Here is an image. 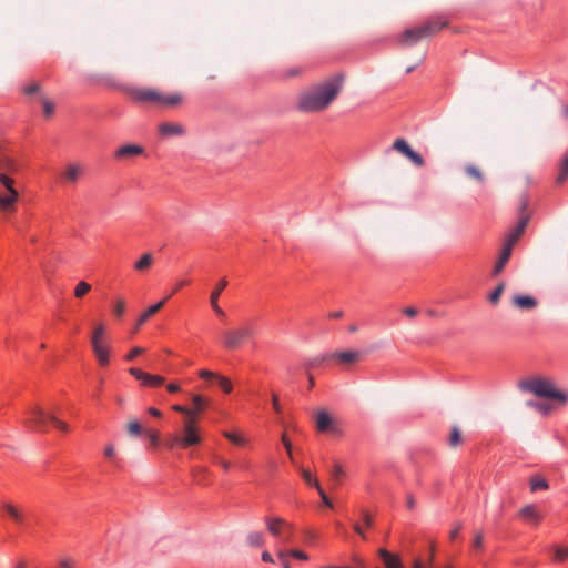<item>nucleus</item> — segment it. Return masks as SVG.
Masks as SVG:
<instances>
[{
  "mask_svg": "<svg viewBox=\"0 0 568 568\" xmlns=\"http://www.w3.org/2000/svg\"><path fill=\"white\" fill-rule=\"evenodd\" d=\"M343 75L336 74L318 84L312 91L300 97L297 108L302 112H320L325 110L338 95L343 87Z\"/></svg>",
  "mask_w": 568,
  "mask_h": 568,
  "instance_id": "f257e3e1",
  "label": "nucleus"
},
{
  "mask_svg": "<svg viewBox=\"0 0 568 568\" xmlns=\"http://www.w3.org/2000/svg\"><path fill=\"white\" fill-rule=\"evenodd\" d=\"M128 94L135 103L149 104L155 108H172L183 101L181 93H163L152 88H131L128 90Z\"/></svg>",
  "mask_w": 568,
  "mask_h": 568,
  "instance_id": "f03ea898",
  "label": "nucleus"
},
{
  "mask_svg": "<svg viewBox=\"0 0 568 568\" xmlns=\"http://www.w3.org/2000/svg\"><path fill=\"white\" fill-rule=\"evenodd\" d=\"M448 26L444 16L432 17L424 23L406 29L399 37L398 42L404 45H414L424 38L433 37Z\"/></svg>",
  "mask_w": 568,
  "mask_h": 568,
  "instance_id": "7ed1b4c3",
  "label": "nucleus"
},
{
  "mask_svg": "<svg viewBox=\"0 0 568 568\" xmlns=\"http://www.w3.org/2000/svg\"><path fill=\"white\" fill-rule=\"evenodd\" d=\"M521 392L531 393L537 397L557 399L561 403L567 400V395L555 388L554 383L547 378L532 377L519 382Z\"/></svg>",
  "mask_w": 568,
  "mask_h": 568,
  "instance_id": "20e7f679",
  "label": "nucleus"
},
{
  "mask_svg": "<svg viewBox=\"0 0 568 568\" xmlns=\"http://www.w3.org/2000/svg\"><path fill=\"white\" fill-rule=\"evenodd\" d=\"M28 414L29 417L26 420V424L34 430L47 432L50 426H53L62 433H67L69 429L64 422L60 420L52 414L45 413L41 407H32Z\"/></svg>",
  "mask_w": 568,
  "mask_h": 568,
  "instance_id": "39448f33",
  "label": "nucleus"
},
{
  "mask_svg": "<svg viewBox=\"0 0 568 568\" xmlns=\"http://www.w3.org/2000/svg\"><path fill=\"white\" fill-rule=\"evenodd\" d=\"M254 335V326L252 323L226 329L222 334V346L229 351L240 348L246 341Z\"/></svg>",
  "mask_w": 568,
  "mask_h": 568,
  "instance_id": "423d86ee",
  "label": "nucleus"
},
{
  "mask_svg": "<svg viewBox=\"0 0 568 568\" xmlns=\"http://www.w3.org/2000/svg\"><path fill=\"white\" fill-rule=\"evenodd\" d=\"M529 199L526 194L520 196L519 216L517 225L508 233L504 245H509L513 250L514 245L520 239L525 232L527 224L530 220V213L528 212Z\"/></svg>",
  "mask_w": 568,
  "mask_h": 568,
  "instance_id": "0eeeda50",
  "label": "nucleus"
},
{
  "mask_svg": "<svg viewBox=\"0 0 568 568\" xmlns=\"http://www.w3.org/2000/svg\"><path fill=\"white\" fill-rule=\"evenodd\" d=\"M196 418H185L182 436H176L173 439V444H178L183 448L199 445L201 443V436L196 428Z\"/></svg>",
  "mask_w": 568,
  "mask_h": 568,
  "instance_id": "6e6552de",
  "label": "nucleus"
},
{
  "mask_svg": "<svg viewBox=\"0 0 568 568\" xmlns=\"http://www.w3.org/2000/svg\"><path fill=\"white\" fill-rule=\"evenodd\" d=\"M130 375L136 378L142 386L155 388L161 386L164 383V377L160 375H152L143 372L140 368L131 367L129 369Z\"/></svg>",
  "mask_w": 568,
  "mask_h": 568,
  "instance_id": "1a4fd4ad",
  "label": "nucleus"
},
{
  "mask_svg": "<svg viewBox=\"0 0 568 568\" xmlns=\"http://www.w3.org/2000/svg\"><path fill=\"white\" fill-rule=\"evenodd\" d=\"M18 200V190H0V211L6 214L14 212Z\"/></svg>",
  "mask_w": 568,
  "mask_h": 568,
  "instance_id": "9d476101",
  "label": "nucleus"
},
{
  "mask_svg": "<svg viewBox=\"0 0 568 568\" xmlns=\"http://www.w3.org/2000/svg\"><path fill=\"white\" fill-rule=\"evenodd\" d=\"M359 356L361 353L358 351H343L322 355L320 358H316L315 361L322 363L328 359H336L341 364H351L356 362L359 358Z\"/></svg>",
  "mask_w": 568,
  "mask_h": 568,
  "instance_id": "9b49d317",
  "label": "nucleus"
},
{
  "mask_svg": "<svg viewBox=\"0 0 568 568\" xmlns=\"http://www.w3.org/2000/svg\"><path fill=\"white\" fill-rule=\"evenodd\" d=\"M267 530L276 538H282L283 541H288V536H285L282 531L283 528L288 527V524L280 518H266Z\"/></svg>",
  "mask_w": 568,
  "mask_h": 568,
  "instance_id": "f8f14e48",
  "label": "nucleus"
},
{
  "mask_svg": "<svg viewBox=\"0 0 568 568\" xmlns=\"http://www.w3.org/2000/svg\"><path fill=\"white\" fill-rule=\"evenodd\" d=\"M144 153V149L136 144H124L116 149L114 152V158L118 160L131 159L134 156L142 155Z\"/></svg>",
  "mask_w": 568,
  "mask_h": 568,
  "instance_id": "ddd939ff",
  "label": "nucleus"
},
{
  "mask_svg": "<svg viewBox=\"0 0 568 568\" xmlns=\"http://www.w3.org/2000/svg\"><path fill=\"white\" fill-rule=\"evenodd\" d=\"M93 353L101 366H106L110 363V347L104 342L91 343Z\"/></svg>",
  "mask_w": 568,
  "mask_h": 568,
  "instance_id": "4468645a",
  "label": "nucleus"
},
{
  "mask_svg": "<svg viewBox=\"0 0 568 568\" xmlns=\"http://www.w3.org/2000/svg\"><path fill=\"white\" fill-rule=\"evenodd\" d=\"M378 556L382 559L385 568H404L399 556L388 551L385 548H381L378 550Z\"/></svg>",
  "mask_w": 568,
  "mask_h": 568,
  "instance_id": "2eb2a0df",
  "label": "nucleus"
},
{
  "mask_svg": "<svg viewBox=\"0 0 568 568\" xmlns=\"http://www.w3.org/2000/svg\"><path fill=\"white\" fill-rule=\"evenodd\" d=\"M2 508L19 527H24L27 525V517L21 509L10 503H4Z\"/></svg>",
  "mask_w": 568,
  "mask_h": 568,
  "instance_id": "dca6fc26",
  "label": "nucleus"
},
{
  "mask_svg": "<svg viewBox=\"0 0 568 568\" xmlns=\"http://www.w3.org/2000/svg\"><path fill=\"white\" fill-rule=\"evenodd\" d=\"M518 516L535 525H538L541 520V515L538 513L535 505H526L519 510Z\"/></svg>",
  "mask_w": 568,
  "mask_h": 568,
  "instance_id": "f3484780",
  "label": "nucleus"
},
{
  "mask_svg": "<svg viewBox=\"0 0 568 568\" xmlns=\"http://www.w3.org/2000/svg\"><path fill=\"white\" fill-rule=\"evenodd\" d=\"M511 252H513V250L509 247V245H504L503 246V250L500 252L498 261L496 262V265H495V267L493 270V275L494 276H496V275H498L499 273L503 272L505 265L507 264V262L510 258Z\"/></svg>",
  "mask_w": 568,
  "mask_h": 568,
  "instance_id": "a211bd4d",
  "label": "nucleus"
},
{
  "mask_svg": "<svg viewBox=\"0 0 568 568\" xmlns=\"http://www.w3.org/2000/svg\"><path fill=\"white\" fill-rule=\"evenodd\" d=\"M166 303V300H162L159 303L151 305L148 310H145L139 317L135 326V331H138L152 315H154L158 311H160L163 305Z\"/></svg>",
  "mask_w": 568,
  "mask_h": 568,
  "instance_id": "6ab92c4d",
  "label": "nucleus"
},
{
  "mask_svg": "<svg viewBox=\"0 0 568 568\" xmlns=\"http://www.w3.org/2000/svg\"><path fill=\"white\" fill-rule=\"evenodd\" d=\"M82 173L83 168L80 164L71 163L67 166L63 179L69 183H75Z\"/></svg>",
  "mask_w": 568,
  "mask_h": 568,
  "instance_id": "aec40b11",
  "label": "nucleus"
},
{
  "mask_svg": "<svg viewBox=\"0 0 568 568\" xmlns=\"http://www.w3.org/2000/svg\"><path fill=\"white\" fill-rule=\"evenodd\" d=\"M159 132L162 136H172L183 134V128L178 123L164 122L160 124Z\"/></svg>",
  "mask_w": 568,
  "mask_h": 568,
  "instance_id": "412c9836",
  "label": "nucleus"
},
{
  "mask_svg": "<svg viewBox=\"0 0 568 568\" xmlns=\"http://www.w3.org/2000/svg\"><path fill=\"white\" fill-rule=\"evenodd\" d=\"M513 303L521 310H532L537 306L536 298L528 295L514 296Z\"/></svg>",
  "mask_w": 568,
  "mask_h": 568,
  "instance_id": "4be33fe9",
  "label": "nucleus"
},
{
  "mask_svg": "<svg viewBox=\"0 0 568 568\" xmlns=\"http://www.w3.org/2000/svg\"><path fill=\"white\" fill-rule=\"evenodd\" d=\"M568 180V149L558 166V174L556 176L557 184H564Z\"/></svg>",
  "mask_w": 568,
  "mask_h": 568,
  "instance_id": "5701e85b",
  "label": "nucleus"
},
{
  "mask_svg": "<svg viewBox=\"0 0 568 568\" xmlns=\"http://www.w3.org/2000/svg\"><path fill=\"white\" fill-rule=\"evenodd\" d=\"M192 475L196 484L199 485H207L209 479V469L206 467L196 466L192 469Z\"/></svg>",
  "mask_w": 568,
  "mask_h": 568,
  "instance_id": "b1692460",
  "label": "nucleus"
},
{
  "mask_svg": "<svg viewBox=\"0 0 568 568\" xmlns=\"http://www.w3.org/2000/svg\"><path fill=\"white\" fill-rule=\"evenodd\" d=\"M316 425L320 432H327L332 425V417L328 413L322 410L316 416Z\"/></svg>",
  "mask_w": 568,
  "mask_h": 568,
  "instance_id": "393cba45",
  "label": "nucleus"
},
{
  "mask_svg": "<svg viewBox=\"0 0 568 568\" xmlns=\"http://www.w3.org/2000/svg\"><path fill=\"white\" fill-rule=\"evenodd\" d=\"M153 263V256L151 253H145L141 256L140 260H138L134 264V268L139 272H144L146 271L148 268H150V266L152 265Z\"/></svg>",
  "mask_w": 568,
  "mask_h": 568,
  "instance_id": "a878e982",
  "label": "nucleus"
},
{
  "mask_svg": "<svg viewBox=\"0 0 568 568\" xmlns=\"http://www.w3.org/2000/svg\"><path fill=\"white\" fill-rule=\"evenodd\" d=\"M226 286H227L226 278H222L216 283L215 287L213 288V291L211 292V295H210V304L219 303V297H220L221 293L225 290Z\"/></svg>",
  "mask_w": 568,
  "mask_h": 568,
  "instance_id": "bb28decb",
  "label": "nucleus"
},
{
  "mask_svg": "<svg viewBox=\"0 0 568 568\" xmlns=\"http://www.w3.org/2000/svg\"><path fill=\"white\" fill-rule=\"evenodd\" d=\"M247 544L251 547H261L264 544V536L260 531H251L247 535Z\"/></svg>",
  "mask_w": 568,
  "mask_h": 568,
  "instance_id": "cd10ccee",
  "label": "nucleus"
},
{
  "mask_svg": "<svg viewBox=\"0 0 568 568\" xmlns=\"http://www.w3.org/2000/svg\"><path fill=\"white\" fill-rule=\"evenodd\" d=\"M301 475L305 484L310 487H315L316 490L318 487H321L318 480L312 475V473L308 469H301Z\"/></svg>",
  "mask_w": 568,
  "mask_h": 568,
  "instance_id": "c85d7f7f",
  "label": "nucleus"
},
{
  "mask_svg": "<svg viewBox=\"0 0 568 568\" xmlns=\"http://www.w3.org/2000/svg\"><path fill=\"white\" fill-rule=\"evenodd\" d=\"M223 436L236 446H244L246 444V439L236 433L224 430Z\"/></svg>",
  "mask_w": 568,
  "mask_h": 568,
  "instance_id": "c756f323",
  "label": "nucleus"
},
{
  "mask_svg": "<svg viewBox=\"0 0 568 568\" xmlns=\"http://www.w3.org/2000/svg\"><path fill=\"white\" fill-rule=\"evenodd\" d=\"M393 149L400 152L405 156L412 151V148L404 139H396L393 143Z\"/></svg>",
  "mask_w": 568,
  "mask_h": 568,
  "instance_id": "7c9ffc66",
  "label": "nucleus"
},
{
  "mask_svg": "<svg viewBox=\"0 0 568 568\" xmlns=\"http://www.w3.org/2000/svg\"><path fill=\"white\" fill-rule=\"evenodd\" d=\"M554 561L561 562L568 558V547L554 546Z\"/></svg>",
  "mask_w": 568,
  "mask_h": 568,
  "instance_id": "2f4dec72",
  "label": "nucleus"
},
{
  "mask_svg": "<svg viewBox=\"0 0 568 568\" xmlns=\"http://www.w3.org/2000/svg\"><path fill=\"white\" fill-rule=\"evenodd\" d=\"M548 487L549 486H548L547 480H545L541 477H532L530 479V489H531V491L544 490V489H547Z\"/></svg>",
  "mask_w": 568,
  "mask_h": 568,
  "instance_id": "473e14b6",
  "label": "nucleus"
},
{
  "mask_svg": "<svg viewBox=\"0 0 568 568\" xmlns=\"http://www.w3.org/2000/svg\"><path fill=\"white\" fill-rule=\"evenodd\" d=\"M0 185L2 190H17L14 187V180L6 173L0 172Z\"/></svg>",
  "mask_w": 568,
  "mask_h": 568,
  "instance_id": "72a5a7b5",
  "label": "nucleus"
},
{
  "mask_svg": "<svg viewBox=\"0 0 568 568\" xmlns=\"http://www.w3.org/2000/svg\"><path fill=\"white\" fill-rule=\"evenodd\" d=\"M90 291H91V285L84 281H81L77 284V286L74 288V296L78 298H81Z\"/></svg>",
  "mask_w": 568,
  "mask_h": 568,
  "instance_id": "f704fd0d",
  "label": "nucleus"
},
{
  "mask_svg": "<svg viewBox=\"0 0 568 568\" xmlns=\"http://www.w3.org/2000/svg\"><path fill=\"white\" fill-rule=\"evenodd\" d=\"M192 403L194 405V409H192L193 418H195V416L204 409L205 400L201 395H194L192 397Z\"/></svg>",
  "mask_w": 568,
  "mask_h": 568,
  "instance_id": "c9c22d12",
  "label": "nucleus"
},
{
  "mask_svg": "<svg viewBox=\"0 0 568 568\" xmlns=\"http://www.w3.org/2000/svg\"><path fill=\"white\" fill-rule=\"evenodd\" d=\"M216 381L219 383V386L222 388V390L225 393V394H230L233 389V385H232V382L225 377V376H216Z\"/></svg>",
  "mask_w": 568,
  "mask_h": 568,
  "instance_id": "e433bc0d",
  "label": "nucleus"
},
{
  "mask_svg": "<svg viewBox=\"0 0 568 568\" xmlns=\"http://www.w3.org/2000/svg\"><path fill=\"white\" fill-rule=\"evenodd\" d=\"M104 333H105L104 325L103 324L97 325L93 331V334H92L91 343L104 342Z\"/></svg>",
  "mask_w": 568,
  "mask_h": 568,
  "instance_id": "4c0bfd02",
  "label": "nucleus"
},
{
  "mask_svg": "<svg viewBox=\"0 0 568 568\" xmlns=\"http://www.w3.org/2000/svg\"><path fill=\"white\" fill-rule=\"evenodd\" d=\"M128 432L132 436H140L142 434V426L138 420H131L128 424Z\"/></svg>",
  "mask_w": 568,
  "mask_h": 568,
  "instance_id": "58836bf2",
  "label": "nucleus"
},
{
  "mask_svg": "<svg viewBox=\"0 0 568 568\" xmlns=\"http://www.w3.org/2000/svg\"><path fill=\"white\" fill-rule=\"evenodd\" d=\"M527 405L532 407V408H536L542 415H547L550 412V409H551V407L548 404L537 403V402H534V400H529L527 403Z\"/></svg>",
  "mask_w": 568,
  "mask_h": 568,
  "instance_id": "ea45409f",
  "label": "nucleus"
},
{
  "mask_svg": "<svg viewBox=\"0 0 568 568\" xmlns=\"http://www.w3.org/2000/svg\"><path fill=\"white\" fill-rule=\"evenodd\" d=\"M505 288V284L504 283H499L495 290L490 293L489 295V301L493 303V304H496L498 301H499V297L503 293Z\"/></svg>",
  "mask_w": 568,
  "mask_h": 568,
  "instance_id": "a19ab883",
  "label": "nucleus"
},
{
  "mask_svg": "<svg viewBox=\"0 0 568 568\" xmlns=\"http://www.w3.org/2000/svg\"><path fill=\"white\" fill-rule=\"evenodd\" d=\"M460 442H462L460 432L457 427H454L450 433L449 445L455 447V446L459 445Z\"/></svg>",
  "mask_w": 568,
  "mask_h": 568,
  "instance_id": "79ce46f5",
  "label": "nucleus"
},
{
  "mask_svg": "<svg viewBox=\"0 0 568 568\" xmlns=\"http://www.w3.org/2000/svg\"><path fill=\"white\" fill-rule=\"evenodd\" d=\"M331 476L334 480L339 481L344 476V470L338 463H335L331 470Z\"/></svg>",
  "mask_w": 568,
  "mask_h": 568,
  "instance_id": "37998d69",
  "label": "nucleus"
},
{
  "mask_svg": "<svg viewBox=\"0 0 568 568\" xmlns=\"http://www.w3.org/2000/svg\"><path fill=\"white\" fill-rule=\"evenodd\" d=\"M406 158H408L416 166H423L424 165L423 156L419 153H417L416 151H414L413 149L406 155Z\"/></svg>",
  "mask_w": 568,
  "mask_h": 568,
  "instance_id": "c03bdc74",
  "label": "nucleus"
},
{
  "mask_svg": "<svg viewBox=\"0 0 568 568\" xmlns=\"http://www.w3.org/2000/svg\"><path fill=\"white\" fill-rule=\"evenodd\" d=\"M125 312V302L123 300H118L113 313L116 317L121 318Z\"/></svg>",
  "mask_w": 568,
  "mask_h": 568,
  "instance_id": "a18cd8bd",
  "label": "nucleus"
},
{
  "mask_svg": "<svg viewBox=\"0 0 568 568\" xmlns=\"http://www.w3.org/2000/svg\"><path fill=\"white\" fill-rule=\"evenodd\" d=\"M42 106H43V113L45 116H51L54 112V104L47 100V99H43L42 100Z\"/></svg>",
  "mask_w": 568,
  "mask_h": 568,
  "instance_id": "49530a36",
  "label": "nucleus"
},
{
  "mask_svg": "<svg viewBox=\"0 0 568 568\" xmlns=\"http://www.w3.org/2000/svg\"><path fill=\"white\" fill-rule=\"evenodd\" d=\"M473 547L476 550H481L484 548V536L481 532H477L473 540Z\"/></svg>",
  "mask_w": 568,
  "mask_h": 568,
  "instance_id": "de8ad7c7",
  "label": "nucleus"
},
{
  "mask_svg": "<svg viewBox=\"0 0 568 568\" xmlns=\"http://www.w3.org/2000/svg\"><path fill=\"white\" fill-rule=\"evenodd\" d=\"M144 353V348L142 347H139V346H135L133 347L129 354L125 355V359L131 362L133 361L136 356L141 355Z\"/></svg>",
  "mask_w": 568,
  "mask_h": 568,
  "instance_id": "09e8293b",
  "label": "nucleus"
},
{
  "mask_svg": "<svg viewBox=\"0 0 568 568\" xmlns=\"http://www.w3.org/2000/svg\"><path fill=\"white\" fill-rule=\"evenodd\" d=\"M173 409L178 413L184 414L186 416V418H193V412L190 408H186L182 405L176 404L173 406Z\"/></svg>",
  "mask_w": 568,
  "mask_h": 568,
  "instance_id": "8fccbe9b",
  "label": "nucleus"
},
{
  "mask_svg": "<svg viewBox=\"0 0 568 568\" xmlns=\"http://www.w3.org/2000/svg\"><path fill=\"white\" fill-rule=\"evenodd\" d=\"M189 284V281L186 280H181L179 281L175 286L173 287L172 292L164 298V300H169L171 296H173L174 294H176L182 287H184L185 285Z\"/></svg>",
  "mask_w": 568,
  "mask_h": 568,
  "instance_id": "3c124183",
  "label": "nucleus"
},
{
  "mask_svg": "<svg viewBox=\"0 0 568 568\" xmlns=\"http://www.w3.org/2000/svg\"><path fill=\"white\" fill-rule=\"evenodd\" d=\"M466 172L468 175H470L477 180H483V174L476 166H473V165L467 166Z\"/></svg>",
  "mask_w": 568,
  "mask_h": 568,
  "instance_id": "603ef678",
  "label": "nucleus"
},
{
  "mask_svg": "<svg viewBox=\"0 0 568 568\" xmlns=\"http://www.w3.org/2000/svg\"><path fill=\"white\" fill-rule=\"evenodd\" d=\"M59 568H75V561L72 558H63L59 561Z\"/></svg>",
  "mask_w": 568,
  "mask_h": 568,
  "instance_id": "864d4df0",
  "label": "nucleus"
},
{
  "mask_svg": "<svg viewBox=\"0 0 568 568\" xmlns=\"http://www.w3.org/2000/svg\"><path fill=\"white\" fill-rule=\"evenodd\" d=\"M320 496H321V499L323 501V504L329 508H333V503L331 501V499L327 497V495L325 494V491L323 490L322 487H318L317 489Z\"/></svg>",
  "mask_w": 568,
  "mask_h": 568,
  "instance_id": "5fc2aeb1",
  "label": "nucleus"
},
{
  "mask_svg": "<svg viewBox=\"0 0 568 568\" xmlns=\"http://www.w3.org/2000/svg\"><path fill=\"white\" fill-rule=\"evenodd\" d=\"M282 443L287 452L290 459L293 462L292 444L285 435L282 436Z\"/></svg>",
  "mask_w": 568,
  "mask_h": 568,
  "instance_id": "6e6d98bb",
  "label": "nucleus"
},
{
  "mask_svg": "<svg viewBox=\"0 0 568 568\" xmlns=\"http://www.w3.org/2000/svg\"><path fill=\"white\" fill-rule=\"evenodd\" d=\"M214 460L216 464H219L224 471H229L231 469V463L223 459V458H220L217 456L214 457Z\"/></svg>",
  "mask_w": 568,
  "mask_h": 568,
  "instance_id": "4d7b16f0",
  "label": "nucleus"
},
{
  "mask_svg": "<svg viewBox=\"0 0 568 568\" xmlns=\"http://www.w3.org/2000/svg\"><path fill=\"white\" fill-rule=\"evenodd\" d=\"M199 376L203 379H213V378L216 379V376H219V375L211 371L202 369V371H200Z\"/></svg>",
  "mask_w": 568,
  "mask_h": 568,
  "instance_id": "13d9d810",
  "label": "nucleus"
},
{
  "mask_svg": "<svg viewBox=\"0 0 568 568\" xmlns=\"http://www.w3.org/2000/svg\"><path fill=\"white\" fill-rule=\"evenodd\" d=\"M362 520H363V524H364L366 527H372V525H373V518L371 517V515H369L366 510H363V511H362Z\"/></svg>",
  "mask_w": 568,
  "mask_h": 568,
  "instance_id": "bf43d9fd",
  "label": "nucleus"
},
{
  "mask_svg": "<svg viewBox=\"0 0 568 568\" xmlns=\"http://www.w3.org/2000/svg\"><path fill=\"white\" fill-rule=\"evenodd\" d=\"M212 310L214 311V313L221 317V318H224L226 316L225 312L223 311V308H221V306L219 305V303H215V304H210Z\"/></svg>",
  "mask_w": 568,
  "mask_h": 568,
  "instance_id": "052dcab7",
  "label": "nucleus"
},
{
  "mask_svg": "<svg viewBox=\"0 0 568 568\" xmlns=\"http://www.w3.org/2000/svg\"><path fill=\"white\" fill-rule=\"evenodd\" d=\"M38 91H39V85H38V84H36V83L30 84V85H27V87L24 88V93H26L27 95H32V94L37 93Z\"/></svg>",
  "mask_w": 568,
  "mask_h": 568,
  "instance_id": "680f3d73",
  "label": "nucleus"
},
{
  "mask_svg": "<svg viewBox=\"0 0 568 568\" xmlns=\"http://www.w3.org/2000/svg\"><path fill=\"white\" fill-rule=\"evenodd\" d=\"M291 555H292V557H294L296 559H301V560L307 559V555L304 551L298 550V549L292 550Z\"/></svg>",
  "mask_w": 568,
  "mask_h": 568,
  "instance_id": "e2e57ef3",
  "label": "nucleus"
},
{
  "mask_svg": "<svg viewBox=\"0 0 568 568\" xmlns=\"http://www.w3.org/2000/svg\"><path fill=\"white\" fill-rule=\"evenodd\" d=\"M166 389L169 393L175 394V393L180 392L181 387L178 383H169L166 385Z\"/></svg>",
  "mask_w": 568,
  "mask_h": 568,
  "instance_id": "0e129e2a",
  "label": "nucleus"
},
{
  "mask_svg": "<svg viewBox=\"0 0 568 568\" xmlns=\"http://www.w3.org/2000/svg\"><path fill=\"white\" fill-rule=\"evenodd\" d=\"M460 530H462V525L460 524L456 525V527H454L450 530V534H449L450 539L454 540L455 538H457Z\"/></svg>",
  "mask_w": 568,
  "mask_h": 568,
  "instance_id": "69168bd1",
  "label": "nucleus"
},
{
  "mask_svg": "<svg viewBox=\"0 0 568 568\" xmlns=\"http://www.w3.org/2000/svg\"><path fill=\"white\" fill-rule=\"evenodd\" d=\"M272 404H273V408L276 413H280L281 412V405H280V400H278V397L277 395L273 394V397H272Z\"/></svg>",
  "mask_w": 568,
  "mask_h": 568,
  "instance_id": "338daca9",
  "label": "nucleus"
},
{
  "mask_svg": "<svg viewBox=\"0 0 568 568\" xmlns=\"http://www.w3.org/2000/svg\"><path fill=\"white\" fill-rule=\"evenodd\" d=\"M406 506L410 510L414 509V507H415V498L410 494H408L407 497H406Z\"/></svg>",
  "mask_w": 568,
  "mask_h": 568,
  "instance_id": "774afa93",
  "label": "nucleus"
}]
</instances>
